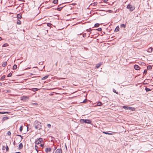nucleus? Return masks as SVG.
Instances as JSON below:
<instances>
[{
  "label": "nucleus",
  "mask_w": 153,
  "mask_h": 153,
  "mask_svg": "<svg viewBox=\"0 0 153 153\" xmlns=\"http://www.w3.org/2000/svg\"><path fill=\"white\" fill-rule=\"evenodd\" d=\"M41 123L38 121H36L35 122V128L36 129H38L40 130L42 129L41 127Z\"/></svg>",
  "instance_id": "1"
},
{
  "label": "nucleus",
  "mask_w": 153,
  "mask_h": 153,
  "mask_svg": "<svg viewBox=\"0 0 153 153\" xmlns=\"http://www.w3.org/2000/svg\"><path fill=\"white\" fill-rule=\"evenodd\" d=\"M126 8L131 11H133L135 9L134 6L129 4L127 5Z\"/></svg>",
  "instance_id": "2"
},
{
  "label": "nucleus",
  "mask_w": 153,
  "mask_h": 153,
  "mask_svg": "<svg viewBox=\"0 0 153 153\" xmlns=\"http://www.w3.org/2000/svg\"><path fill=\"white\" fill-rule=\"evenodd\" d=\"M42 141H43V139L41 138H39L35 141V144H39Z\"/></svg>",
  "instance_id": "3"
},
{
  "label": "nucleus",
  "mask_w": 153,
  "mask_h": 153,
  "mask_svg": "<svg viewBox=\"0 0 153 153\" xmlns=\"http://www.w3.org/2000/svg\"><path fill=\"white\" fill-rule=\"evenodd\" d=\"M123 108L126 110H131L132 111H133V109H134V108H132L131 107H129V106H123Z\"/></svg>",
  "instance_id": "4"
},
{
  "label": "nucleus",
  "mask_w": 153,
  "mask_h": 153,
  "mask_svg": "<svg viewBox=\"0 0 153 153\" xmlns=\"http://www.w3.org/2000/svg\"><path fill=\"white\" fill-rule=\"evenodd\" d=\"M29 97L23 96L21 97V99L23 101H25L26 100L29 99Z\"/></svg>",
  "instance_id": "5"
},
{
  "label": "nucleus",
  "mask_w": 153,
  "mask_h": 153,
  "mask_svg": "<svg viewBox=\"0 0 153 153\" xmlns=\"http://www.w3.org/2000/svg\"><path fill=\"white\" fill-rule=\"evenodd\" d=\"M85 123L87 124H91V121L90 120L85 119Z\"/></svg>",
  "instance_id": "6"
},
{
  "label": "nucleus",
  "mask_w": 153,
  "mask_h": 153,
  "mask_svg": "<svg viewBox=\"0 0 153 153\" xmlns=\"http://www.w3.org/2000/svg\"><path fill=\"white\" fill-rule=\"evenodd\" d=\"M62 150L61 149H58L56 151L55 153H62Z\"/></svg>",
  "instance_id": "7"
},
{
  "label": "nucleus",
  "mask_w": 153,
  "mask_h": 153,
  "mask_svg": "<svg viewBox=\"0 0 153 153\" xmlns=\"http://www.w3.org/2000/svg\"><path fill=\"white\" fill-rule=\"evenodd\" d=\"M134 68L136 70H139L140 69V67L137 65H134Z\"/></svg>",
  "instance_id": "8"
},
{
  "label": "nucleus",
  "mask_w": 153,
  "mask_h": 153,
  "mask_svg": "<svg viewBox=\"0 0 153 153\" xmlns=\"http://www.w3.org/2000/svg\"><path fill=\"white\" fill-rule=\"evenodd\" d=\"M51 150V148H46L45 149V151L46 153H48V152H50Z\"/></svg>",
  "instance_id": "9"
},
{
  "label": "nucleus",
  "mask_w": 153,
  "mask_h": 153,
  "mask_svg": "<svg viewBox=\"0 0 153 153\" xmlns=\"http://www.w3.org/2000/svg\"><path fill=\"white\" fill-rule=\"evenodd\" d=\"M23 147V146L22 143H20L19 146V149H22Z\"/></svg>",
  "instance_id": "10"
},
{
  "label": "nucleus",
  "mask_w": 153,
  "mask_h": 153,
  "mask_svg": "<svg viewBox=\"0 0 153 153\" xmlns=\"http://www.w3.org/2000/svg\"><path fill=\"white\" fill-rule=\"evenodd\" d=\"M31 90L33 92H35L38 91L39 89L37 88H32Z\"/></svg>",
  "instance_id": "11"
},
{
  "label": "nucleus",
  "mask_w": 153,
  "mask_h": 153,
  "mask_svg": "<svg viewBox=\"0 0 153 153\" xmlns=\"http://www.w3.org/2000/svg\"><path fill=\"white\" fill-rule=\"evenodd\" d=\"M17 17L18 19H21L22 17V16L19 14L17 15Z\"/></svg>",
  "instance_id": "12"
},
{
  "label": "nucleus",
  "mask_w": 153,
  "mask_h": 153,
  "mask_svg": "<svg viewBox=\"0 0 153 153\" xmlns=\"http://www.w3.org/2000/svg\"><path fill=\"white\" fill-rule=\"evenodd\" d=\"M102 64V63H98L96 65V68H98Z\"/></svg>",
  "instance_id": "13"
},
{
  "label": "nucleus",
  "mask_w": 153,
  "mask_h": 153,
  "mask_svg": "<svg viewBox=\"0 0 153 153\" xmlns=\"http://www.w3.org/2000/svg\"><path fill=\"white\" fill-rule=\"evenodd\" d=\"M7 65V62H4L2 65V66L3 67H5Z\"/></svg>",
  "instance_id": "14"
},
{
  "label": "nucleus",
  "mask_w": 153,
  "mask_h": 153,
  "mask_svg": "<svg viewBox=\"0 0 153 153\" xmlns=\"http://www.w3.org/2000/svg\"><path fill=\"white\" fill-rule=\"evenodd\" d=\"M152 47H150L148 49V51L149 52H151L152 51Z\"/></svg>",
  "instance_id": "15"
},
{
  "label": "nucleus",
  "mask_w": 153,
  "mask_h": 153,
  "mask_svg": "<svg viewBox=\"0 0 153 153\" xmlns=\"http://www.w3.org/2000/svg\"><path fill=\"white\" fill-rule=\"evenodd\" d=\"M48 77V75L45 76L43 77L42 78V79L44 80V79H46Z\"/></svg>",
  "instance_id": "16"
},
{
  "label": "nucleus",
  "mask_w": 153,
  "mask_h": 153,
  "mask_svg": "<svg viewBox=\"0 0 153 153\" xmlns=\"http://www.w3.org/2000/svg\"><path fill=\"white\" fill-rule=\"evenodd\" d=\"M147 69L148 70H150L152 69V67L151 66L149 65L147 67Z\"/></svg>",
  "instance_id": "17"
},
{
  "label": "nucleus",
  "mask_w": 153,
  "mask_h": 153,
  "mask_svg": "<svg viewBox=\"0 0 153 153\" xmlns=\"http://www.w3.org/2000/svg\"><path fill=\"white\" fill-rule=\"evenodd\" d=\"M102 105V103L100 102H98L97 104V105L98 106H100Z\"/></svg>",
  "instance_id": "18"
},
{
  "label": "nucleus",
  "mask_w": 153,
  "mask_h": 153,
  "mask_svg": "<svg viewBox=\"0 0 153 153\" xmlns=\"http://www.w3.org/2000/svg\"><path fill=\"white\" fill-rule=\"evenodd\" d=\"M126 27V25L124 24H122L120 25L121 27H123L124 28H125Z\"/></svg>",
  "instance_id": "19"
},
{
  "label": "nucleus",
  "mask_w": 153,
  "mask_h": 153,
  "mask_svg": "<svg viewBox=\"0 0 153 153\" xmlns=\"http://www.w3.org/2000/svg\"><path fill=\"white\" fill-rule=\"evenodd\" d=\"M17 67V65H14L13 66V70H15L16 69Z\"/></svg>",
  "instance_id": "20"
},
{
  "label": "nucleus",
  "mask_w": 153,
  "mask_h": 153,
  "mask_svg": "<svg viewBox=\"0 0 153 153\" xmlns=\"http://www.w3.org/2000/svg\"><path fill=\"white\" fill-rule=\"evenodd\" d=\"M8 46V44L7 43L4 44L2 46V47H6Z\"/></svg>",
  "instance_id": "21"
},
{
  "label": "nucleus",
  "mask_w": 153,
  "mask_h": 153,
  "mask_svg": "<svg viewBox=\"0 0 153 153\" xmlns=\"http://www.w3.org/2000/svg\"><path fill=\"white\" fill-rule=\"evenodd\" d=\"M119 30V28L118 26H117L115 28V31H118Z\"/></svg>",
  "instance_id": "22"
},
{
  "label": "nucleus",
  "mask_w": 153,
  "mask_h": 153,
  "mask_svg": "<svg viewBox=\"0 0 153 153\" xmlns=\"http://www.w3.org/2000/svg\"><path fill=\"white\" fill-rule=\"evenodd\" d=\"M62 8H63V7H59L57 9H57L58 11H60L62 9Z\"/></svg>",
  "instance_id": "23"
},
{
  "label": "nucleus",
  "mask_w": 153,
  "mask_h": 153,
  "mask_svg": "<svg viewBox=\"0 0 153 153\" xmlns=\"http://www.w3.org/2000/svg\"><path fill=\"white\" fill-rule=\"evenodd\" d=\"M17 24L18 25H20L21 24V21L18 19L17 22Z\"/></svg>",
  "instance_id": "24"
},
{
  "label": "nucleus",
  "mask_w": 153,
  "mask_h": 153,
  "mask_svg": "<svg viewBox=\"0 0 153 153\" xmlns=\"http://www.w3.org/2000/svg\"><path fill=\"white\" fill-rule=\"evenodd\" d=\"M85 119H81L80 120V123H85Z\"/></svg>",
  "instance_id": "25"
},
{
  "label": "nucleus",
  "mask_w": 153,
  "mask_h": 153,
  "mask_svg": "<svg viewBox=\"0 0 153 153\" xmlns=\"http://www.w3.org/2000/svg\"><path fill=\"white\" fill-rule=\"evenodd\" d=\"M99 24L98 23H96L94 25V27H98L99 26Z\"/></svg>",
  "instance_id": "26"
},
{
  "label": "nucleus",
  "mask_w": 153,
  "mask_h": 153,
  "mask_svg": "<svg viewBox=\"0 0 153 153\" xmlns=\"http://www.w3.org/2000/svg\"><path fill=\"white\" fill-rule=\"evenodd\" d=\"M58 0H54L53 2L54 4H56L58 3Z\"/></svg>",
  "instance_id": "27"
},
{
  "label": "nucleus",
  "mask_w": 153,
  "mask_h": 153,
  "mask_svg": "<svg viewBox=\"0 0 153 153\" xmlns=\"http://www.w3.org/2000/svg\"><path fill=\"white\" fill-rule=\"evenodd\" d=\"M23 127V126H20V127L19 130H20V132H21L22 131Z\"/></svg>",
  "instance_id": "28"
},
{
  "label": "nucleus",
  "mask_w": 153,
  "mask_h": 153,
  "mask_svg": "<svg viewBox=\"0 0 153 153\" xmlns=\"http://www.w3.org/2000/svg\"><path fill=\"white\" fill-rule=\"evenodd\" d=\"M145 90L147 92L151 90L150 89L147 88H145Z\"/></svg>",
  "instance_id": "29"
},
{
  "label": "nucleus",
  "mask_w": 153,
  "mask_h": 153,
  "mask_svg": "<svg viewBox=\"0 0 153 153\" xmlns=\"http://www.w3.org/2000/svg\"><path fill=\"white\" fill-rule=\"evenodd\" d=\"M113 91L114 92L116 93L117 94H118V92H117L116 91V90L115 89H113Z\"/></svg>",
  "instance_id": "30"
},
{
  "label": "nucleus",
  "mask_w": 153,
  "mask_h": 153,
  "mask_svg": "<svg viewBox=\"0 0 153 153\" xmlns=\"http://www.w3.org/2000/svg\"><path fill=\"white\" fill-rule=\"evenodd\" d=\"M5 75H3V76H2L0 78V80H1L4 79L5 78Z\"/></svg>",
  "instance_id": "31"
},
{
  "label": "nucleus",
  "mask_w": 153,
  "mask_h": 153,
  "mask_svg": "<svg viewBox=\"0 0 153 153\" xmlns=\"http://www.w3.org/2000/svg\"><path fill=\"white\" fill-rule=\"evenodd\" d=\"M9 117H4L3 118V119L4 120L8 119Z\"/></svg>",
  "instance_id": "32"
},
{
  "label": "nucleus",
  "mask_w": 153,
  "mask_h": 153,
  "mask_svg": "<svg viewBox=\"0 0 153 153\" xmlns=\"http://www.w3.org/2000/svg\"><path fill=\"white\" fill-rule=\"evenodd\" d=\"M9 113V112H0V114H4L5 113Z\"/></svg>",
  "instance_id": "33"
},
{
  "label": "nucleus",
  "mask_w": 153,
  "mask_h": 153,
  "mask_svg": "<svg viewBox=\"0 0 153 153\" xmlns=\"http://www.w3.org/2000/svg\"><path fill=\"white\" fill-rule=\"evenodd\" d=\"M12 73H10L9 74L7 75V77H10L11 76H12Z\"/></svg>",
  "instance_id": "34"
},
{
  "label": "nucleus",
  "mask_w": 153,
  "mask_h": 153,
  "mask_svg": "<svg viewBox=\"0 0 153 153\" xmlns=\"http://www.w3.org/2000/svg\"><path fill=\"white\" fill-rule=\"evenodd\" d=\"M35 149H36V150L37 151H38V146H37L35 145Z\"/></svg>",
  "instance_id": "35"
},
{
  "label": "nucleus",
  "mask_w": 153,
  "mask_h": 153,
  "mask_svg": "<svg viewBox=\"0 0 153 153\" xmlns=\"http://www.w3.org/2000/svg\"><path fill=\"white\" fill-rule=\"evenodd\" d=\"M7 134L9 136H10V135H11V133L10 132V131H8V132L7 133Z\"/></svg>",
  "instance_id": "36"
},
{
  "label": "nucleus",
  "mask_w": 153,
  "mask_h": 153,
  "mask_svg": "<svg viewBox=\"0 0 153 153\" xmlns=\"http://www.w3.org/2000/svg\"><path fill=\"white\" fill-rule=\"evenodd\" d=\"M86 30L88 32H90V31H91L92 30L91 29H87Z\"/></svg>",
  "instance_id": "37"
},
{
  "label": "nucleus",
  "mask_w": 153,
  "mask_h": 153,
  "mask_svg": "<svg viewBox=\"0 0 153 153\" xmlns=\"http://www.w3.org/2000/svg\"><path fill=\"white\" fill-rule=\"evenodd\" d=\"M9 150V148L8 146H7L6 147V151L7 152Z\"/></svg>",
  "instance_id": "38"
},
{
  "label": "nucleus",
  "mask_w": 153,
  "mask_h": 153,
  "mask_svg": "<svg viewBox=\"0 0 153 153\" xmlns=\"http://www.w3.org/2000/svg\"><path fill=\"white\" fill-rule=\"evenodd\" d=\"M47 25L48 26L50 27L51 26V25H52V24L50 23H48L47 24Z\"/></svg>",
  "instance_id": "39"
},
{
  "label": "nucleus",
  "mask_w": 153,
  "mask_h": 153,
  "mask_svg": "<svg viewBox=\"0 0 153 153\" xmlns=\"http://www.w3.org/2000/svg\"><path fill=\"white\" fill-rule=\"evenodd\" d=\"M147 73V70H146L145 69L144 70L143 72V74H146Z\"/></svg>",
  "instance_id": "40"
},
{
  "label": "nucleus",
  "mask_w": 153,
  "mask_h": 153,
  "mask_svg": "<svg viewBox=\"0 0 153 153\" xmlns=\"http://www.w3.org/2000/svg\"><path fill=\"white\" fill-rule=\"evenodd\" d=\"M16 136H19L20 137H21L22 139L23 138V137L22 136H21V135H19V134H17L16 135Z\"/></svg>",
  "instance_id": "41"
},
{
  "label": "nucleus",
  "mask_w": 153,
  "mask_h": 153,
  "mask_svg": "<svg viewBox=\"0 0 153 153\" xmlns=\"http://www.w3.org/2000/svg\"><path fill=\"white\" fill-rule=\"evenodd\" d=\"M97 30L99 31H101L102 30V28H99L97 29Z\"/></svg>",
  "instance_id": "42"
},
{
  "label": "nucleus",
  "mask_w": 153,
  "mask_h": 153,
  "mask_svg": "<svg viewBox=\"0 0 153 153\" xmlns=\"http://www.w3.org/2000/svg\"><path fill=\"white\" fill-rule=\"evenodd\" d=\"M47 126L49 128H50L51 127V125L50 124H48L47 125Z\"/></svg>",
  "instance_id": "43"
},
{
  "label": "nucleus",
  "mask_w": 153,
  "mask_h": 153,
  "mask_svg": "<svg viewBox=\"0 0 153 153\" xmlns=\"http://www.w3.org/2000/svg\"><path fill=\"white\" fill-rule=\"evenodd\" d=\"M102 132L103 133L106 134H108V132H106L105 131H103Z\"/></svg>",
  "instance_id": "44"
},
{
  "label": "nucleus",
  "mask_w": 153,
  "mask_h": 153,
  "mask_svg": "<svg viewBox=\"0 0 153 153\" xmlns=\"http://www.w3.org/2000/svg\"><path fill=\"white\" fill-rule=\"evenodd\" d=\"M97 2H94L93 3L94 5H97Z\"/></svg>",
  "instance_id": "45"
},
{
  "label": "nucleus",
  "mask_w": 153,
  "mask_h": 153,
  "mask_svg": "<svg viewBox=\"0 0 153 153\" xmlns=\"http://www.w3.org/2000/svg\"><path fill=\"white\" fill-rule=\"evenodd\" d=\"M43 64V62H40L39 63V64L40 65H42Z\"/></svg>",
  "instance_id": "46"
},
{
  "label": "nucleus",
  "mask_w": 153,
  "mask_h": 153,
  "mask_svg": "<svg viewBox=\"0 0 153 153\" xmlns=\"http://www.w3.org/2000/svg\"><path fill=\"white\" fill-rule=\"evenodd\" d=\"M86 36V33H85L83 34V37H85Z\"/></svg>",
  "instance_id": "47"
},
{
  "label": "nucleus",
  "mask_w": 153,
  "mask_h": 153,
  "mask_svg": "<svg viewBox=\"0 0 153 153\" xmlns=\"http://www.w3.org/2000/svg\"><path fill=\"white\" fill-rule=\"evenodd\" d=\"M5 148H6V147L5 146H3V148H2V150H5Z\"/></svg>",
  "instance_id": "48"
},
{
  "label": "nucleus",
  "mask_w": 153,
  "mask_h": 153,
  "mask_svg": "<svg viewBox=\"0 0 153 153\" xmlns=\"http://www.w3.org/2000/svg\"><path fill=\"white\" fill-rule=\"evenodd\" d=\"M107 11L108 12L110 13H111L112 12V11L111 10H108Z\"/></svg>",
  "instance_id": "49"
},
{
  "label": "nucleus",
  "mask_w": 153,
  "mask_h": 153,
  "mask_svg": "<svg viewBox=\"0 0 153 153\" xmlns=\"http://www.w3.org/2000/svg\"><path fill=\"white\" fill-rule=\"evenodd\" d=\"M87 102V100L85 99L83 102V103H85Z\"/></svg>",
  "instance_id": "50"
},
{
  "label": "nucleus",
  "mask_w": 153,
  "mask_h": 153,
  "mask_svg": "<svg viewBox=\"0 0 153 153\" xmlns=\"http://www.w3.org/2000/svg\"><path fill=\"white\" fill-rule=\"evenodd\" d=\"M40 146L43 147L44 146V144H41L40 145Z\"/></svg>",
  "instance_id": "51"
},
{
  "label": "nucleus",
  "mask_w": 153,
  "mask_h": 153,
  "mask_svg": "<svg viewBox=\"0 0 153 153\" xmlns=\"http://www.w3.org/2000/svg\"><path fill=\"white\" fill-rule=\"evenodd\" d=\"M108 1V0H104L103 1L105 2H106Z\"/></svg>",
  "instance_id": "52"
},
{
  "label": "nucleus",
  "mask_w": 153,
  "mask_h": 153,
  "mask_svg": "<svg viewBox=\"0 0 153 153\" xmlns=\"http://www.w3.org/2000/svg\"><path fill=\"white\" fill-rule=\"evenodd\" d=\"M108 135H112L113 134L112 133H109L108 132Z\"/></svg>",
  "instance_id": "53"
},
{
  "label": "nucleus",
  "mask_w": 153,
  "mask_h": 153,
  "mask_svg": "<svg viewBox=\"0 0 153 153\" xmlns=\"http://www.w3.org/2000/svg\"><path fill=\"white\" fill-rule=\"evenodd\" d=\"M32 104H33H33H35V105H38V104H37V103H32Z\"/></svg>",
  "instance_id": "54"
},
{
  "label": "nucleus",
  "mask_w": 153,
  "mask_h": 153,
  "mask_svg": "<svg viewBox=\"0 0 153 153\" xmlns=\"http://www.w3.org/2000/svg\"><path fill=\"white\" fill-rule=\"evenodd\" d=\"M100 11H105V10H100Z\"/></svg>",
  "instance_id": "55"
},
{
  "label": "nucleus",
  "mask_w": 153,
  "mask_h": 153,
  "mask_svg": "<svg viewBox=\"0 0 153 153\" xmlns=\"http://www.w3.org/2000/svg\"><path fill=\"white\" fill-rule=\"evenodd\" d=\"M2 38L1 37H0V41H1V40H2Z\"/></svg>",
  "instance_id": "56"
},
{
  "label": "nucleus",
  "mask_w": 153,
  "mask_h": 153,
  "mask_svg": "<svg viewBox=\"0 0 153 153\" xmlns=\"http://www.w3.org/2000/svg\"><path fill=\"white\" fill-rule=\"evenodd\" d=\"M30 67H28L26 69H30Z\"/></svg>",
  "instance_id": "57"
},
{
  "label": "nucleus",
  "mask_w": 153,
  "mask_h": 153,
  "mask_svg": "<svg viewBox=\"0 0 153 153\" xmlns=\"http://www.w3.org/2000/svg\"><path fill=\"white\" fill-rule=\"evenodd\" d=\"M2 85V83L1 82H0V86Z\"/></svg>",
  "instance_id": "58"
},
{
  "label": "nucleus",
  "mask_w": 153,
  "mask_h": 153,
  "mask_svg": "<svg viewBox=\"0 0 153 153\" xmlns=\"http://www.w3.org/2000/svg\"><path fill=\"white\" fill-rule=\"evenodd\" d=\"M15 153H21L20 152H15Z\"/></svg>",
  "instance_id": "59"
},
{
  "label": "nucleus",
  "mask_w": 153,
  "mask_h": 153,
  "mask_svg": "<svg viewBox=\"0 0 153 153\" xmlns=\"http://www.w3.org/2000/svg\"><path fill=\"white\" fill-rule=\"evenodd\" d=\"M51 7H47V8H48V9L49 8H50Z\"/></svg>",
  "instance_id": "60"
},
{
  "label": "nucleus",
  "mask_w": 153,
  "mask_h": 153,
  "mask_svg": "<svg viewBox=\"0 0 153 153\" xmlns=\"http://www.w3.org/2000/svg\"><path fill=\"white\" fill-rule=\"evenodd\" d=\"M27 131H28V127L27 126Z\"/></svg>",
  "instance_id": "61"
},
{
  "label": "nucleus",
  "mask_w": 153,
  "mask_h": 153,
  "mask_svg": "<svg viewBox=\"0 0 153 153\" xmlns=\"http://www.w3.org/2000/svg\"><path fill=\"white\" fill-rule=\"evenodd\" d=\"M57 62H56V65H57Z\"/></svg>",
  "instance_id": "62"
},
{
  "label": "nucleus",
  "mask_w": 153,
  "mask_h": 153,
  "mask_svg": "<svg viewBox=\"0 0 153 153\" xmlns=\"http://www.w3.org/2000/svg\"><path fill=\"white\" fill-rule=\"evenodd\" d=\"M102 5V6H104V5H103V4H102V5Z\"/></svg>",
  "instance_id": "63"
},
{
  "label": "nucleus",
  "mask_w": 153,
  "mask_h": 153,
  "mask_svg": "<svg viewBox=\"0 0 153 153\" xmlns=\"http://www.w3.org/2000/svg\"><path fill=\"white\" fill-rule=\"evenodd\" d=\"M102 5V6H104V5H103V4H102V5Z\"/></svg>",
  "instance_id": "64"
}]
</instances>
